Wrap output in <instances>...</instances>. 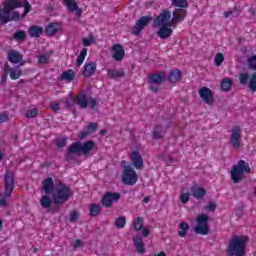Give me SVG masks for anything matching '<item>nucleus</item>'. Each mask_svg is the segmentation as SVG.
<instances>
[{
	"label": "nucleus",
	"instance_id": "nucleus-1",
	"mask_svg": "<svg viewBox=\"0 0 256 256\" xmlns=\"http://www.w3.org/2000/svg\"><path fill=\"white\" fill-rule=\"evenodd\" d=\"M185 17H187V10L185 9L176 8L172 13L167 9L162 10L152 23L154 28H158L157 37L159 39H169L173 35V29L177 27V23L185 21Z\"/></svg>",
	"mask_w": 256,
	"mask_h": 256
},
{
	"label": "nucleus",
	"instance_id": "nucleus-2",
	"mask_svg": "<svg viewBox=\"0 0 256 256\" xmlns=\"http://www.w3.org/2000/svg\"><path fill=\"white\" fill-rule=\"evenodd\" d=\"M31 11V4L27 0H4L0 7V22L19 21Z\"/></svg>",
	"mask_w": 256,
	"mask_h": 256
},
{
	"label": "nucleus",
	"instance_id": "nucleus-3",
	"mask_svg": "<svg viewBox=\"0 0 256 256\" xmlns=\"http://www.w3.org/2000/svg\"><path fill=\"white\" fill-rule=\"evenodd\" d=\"M247 247V237L234 236L228 246L229 256H245Z\"/></svg>",
	"mask_w": 256,
	"mask_h": 256
},
{
	"label": "nucleus",
	"instance_id": "nucleus-4",
	"mask_svg": "<svg viewBox=\"0 0 256 256\" xmlns=\"http://www.w3.org/2000/svg\"><path fill=\"white\" fill-rule=\"evenodd\" d=\"M72 195L73 192L71 191V188L67 187L63 183H59L55 186L52 199L56 205H61L63 203H67Z\"/></svg>",
	"mask_w": 256,
	"mask_h": 256
},
{
	"label": "nucleus",
	"instance_id": "nucleus-5",
	"mask_svg": "<svg viewBox=\"0 0 256 256\" xmlns=\"http://www.w3.org/2000/svg\"><path fill=\"white\" fill-rule=\"evenodd\" d=\"M245 173H251V168L245 160H240L237 165L233 166L230 172L233 183H239Z\"/></svg>",
	"mask_w": 256,
	"mask_h": 256
},
{
	"label": "nucleus",
	"instance_id": "nucleus-6",
	"mask_svg": "<svg viewBox=\"0 0 256 256\" xmlns=\"http://www.w3.org/2000/svg\"><path fill=\"white\" fill-rule=\"evenodd\" d=\"M194 233H196V235L209 234V216L207 214H200L197 216Z\"/></svg>",
	"mask_w": 256,
	"mask_h": 256
},
{
	"label": "nucleus",
	"instance_id": "nucleus-7",
	"mask_svg": "<svg viewBox=\"0 0 256 256\" xmlns=\"http://www.w3.org/2000/svg\"><path fill=\"white\" fill-rule=\"evenodd\" d=\"M70 101L74 103V105H79L81 109H87V107L93 109L94 107H97V100H95V98L88 99L87 96H85V94H80L75 98L73 96H70Z\"/></svg>",
	"mask_w": 256,
	"mask_h": 256
},
{
	"label": "nucleus",
	"instance_id": "nucleus-8",
	"mask_svg": "<svg viewBox=\"0 0 256 256\" xmlns=\"http://www.w3.org/2000/svg\"><path fill=\"white\" fill-rule=\"evenodd\" d=\"M139 179L137 172L131 168V165L125 166L122 173V181L125 185H135Z\"/></svg>",
	"mask_w": 256,
	"mask_h": 256
},
{
	"label": "nucleus",
	"instance_id": "nucleus-9",
	"mask_svg": "<svg viewBox=\"0 0 256 256\" xmlns=\"http://www.w3.org/2000/svg\"><path fill=\"white\" fill-rule=\"evenodd\" d=\"M151 21H153V18L150 15L142 16L132 28L133 35H139Z\"/></svg>",
	"mask_w": 256,
	"mask_h": 256
},
{
	"label": "nucleus",
	"instance_id": "nucleus-10",
	"mask_svg": "<svg viewBox=\"0 0 256 256\" xmlns=\"http://www.w3.org/2000/svg\"><path fill=\"white\" fill-rule=\"evenodd\" d=\"M4 183H5V197H11V193H13V189L15 188V178L13 177L12 172H6V175L4 177Z\"/></svg>",
	"mask_w": 256,
	"mask_h": 256
},
{
	"label": "nucleus",
	"instance_id": "nucleus-11",
	"mask_svg": "<svg viewBox=\"0 0 256 256\" xmlns=\"http://www.w3.org/2000/svg\"><path fill=\"white\" fill-rule=\"evenodd\" d=\"M119 199H121V194L117 192H108L102 197V205L106 208L113 207V204L117 203Z\"/></svg>",
	"mask_w": 256,
	"mask_h": 256
},
{
	"label": "nucleus",
	"instance_id": "nucleus-12",
	"mask_svg": "<svg viewBox=\"0 0 256 256\" xmlns=\"http://www.w3.org/2000/svg\"><path fill=\"white\" fill-rule=\"evenodd\" d=\"M7 58L10 63L13 65H19V67L25 65L26 61H23V55L16 50H10L7 53Z\"/></svg>",
	"mask_w": 256,
	"mask_h": 256
},
{
	"label": "nucleus",
	"instance_id": "nucleus-13",
	"mask_svg": "<svg viewBox=\"0 0 256 256\" xmlns=\"http://www.w3.org/2000/svg\"><path fill=\"white\" fill-rule=\"evenodd\" d=\"M230 143L235 147V149H239V147H241V128H239V126H234L232 128Z\"/></svg>",
	"mask_w": 256,
	"mask_h": 256
},
{
	"label": "nucleus",
	"instance_id": "nucleus-14",
	"mask_svg": "<svg viewBox=\"0 0 256 256\" xmlns=\"http://www.w3.org/2000/svg\"><path fill=\"white\" fill-rule=\"evenodd\" d=\"M200 98L207 103V105H213V91L207 87H203L199 90Z\"/></svg>",
	"mask_w": 256,
	"mask_h": 256
},
{
	"label": "nucleus",
	"instance_id": "nucleus-15",
	"mask_svg": "<svg viewBox=\"0 0 256 256\" xmlns=\"http://www.w3.org/2000/svg\"><path fill=\"white\" fill-rule=\"evenodd\" d=\"M112 52H113V59L115 61H123V58L125 57V49H123V45L114 44L112 46Z\"/></svg>",
	"mask_w": 256,
	"mask_h": 256
},
{
	"label": "nucleus",
	"instance_id": "nucleus-16",
	"mask_svg": "<svg viewBox=\"0 0 256 256\" xmlns=\"http://www.w3.org/2000/svg\"><path fill=\"white\" fill-rule=\"evenodd\" d=\"M130 159L135 169H143V156H141L139 151H133L130 155Z\"/></svg>",
	"mask_w": 256,
	"mask_h": 256
},
{
	"label": "nucleus",
	"instance_id": "nucleus-17",
	"mask_svg": "<svg viewBox=\"0 0 256 256\" xmlns=\"http://www.w3.org/2000/svg\"><path fill=\"white\" fill-rule=\"evenodd\" d=\"M63 29V25L59 22H52L46 27V35L53 37L55 33H59Z\"/></svg>",
	"mask_w": 256,
	"mask_h": 256
},
{
	"label": "nucleus",
	"instance_id": "nucleus-18",
	"mask_svg": "<svg viewBox=\"0 0 256 256\" xmlns=\"http://www.w3.org/2000/svg\"><path fill=\"white\" fill-rule=\"evenodd\" d=\"M190 193H191V195H193V197L195 199H203V197H205V195H207V191L205 190V188L199 187L197 185L192 186L190 188Z\"/></svg>",
	"mask_w": 256,
	"mask_h": 256
},
{
	"label": "nucleus",
	"instance_id": "nucleus-19",
	"mask_svg": "<svg viewBox=\"0 0 256 256\" xmlns=\"http://www.w3.org/2000/svg\"><path fill=\"white\" fill-rule=\"evenodd\" d=\"M63 4L67 6L68 11H75L77 17H81L82 11L75 0H63Z\"/></svg>",
	"mask_w": 256,
	"mask_h": 256
},
{
	"label": "nucleus",
	"instance_id": "nucleus-20",
	"mask_svg": "<svg viewBox=\"0 0 256 256\" xmlns=\"http://www.w3.org/2000/svg\"><path fill=\"white\" fill-rule=\"evenodd\" d=\"M43 189L45 195H51V193L55 191V183L53 182V178H47L43 181Z\"/></svg>",
	"mask_w": 256,
	"mask_h": 256
},
{
	"label": "nucleus",
	"instance_id": "nucleus-21",
	"mask_svg": "<svg viewBox=\"0 0 256 256\" xmlns=\"http://www.w3.org/2000/svg\"><path fill=\"white\" fill-rule=\"evenodd\" d=\"M97 71V65L93 62L88 63L84 66L83 75L84 77H91Z\"/></svg>",
	"mask_w": 256,
	"mask_h": 256
},
{
	"label": "nucleus",
	"instance_id": "nucleus-22",
	"mask_svg": "<svg viewBox=\"0 0 256 256\" xmlns=\"http://www.w3.org/2000/svg\"><path fill=\"white\" fill-rule=\"evenodd\" d=\"M79 153H82V146L81 143L75 142L72 145H70L68 149V157L71 158L72 155H79Z\"/></svg>",
	"mask_w": 256,
	"mask_h": 256
},
{
	"label": "nucleus",
	"instance_id": "nucleus-23",
	"mask_svg": "<svg viewBox=\"0 0 256 256\" xmlns=\"http://www.w3.org/2000/svg\"><path fill=\"white\" fill-rule=\"evenodd\" d=\"M164 79H165V74H152L149 76L148 81L152 85H159L163 83Z\"/></svg>",
	"mask_w": 256,
	"mask_h": 256
},
{
	"label": "nucleus",
	"instance_id": "nucleus-24",
	"mask_svg": "<svg viewBox=\"0 0 256 256\" xmlns=\"http://www.w3.org/2000/svg\"><path fill=\"white\" fill-rule=\"evenodd\" d=\"M133 241L138 253H145L143 238H141V236H134Z\"/></svg>",
	"mask_w": 256,
	"mask_h": 256
},
{
	"label": "nucleus",
	"instance_id": "nucleus-25",
	"mask_svg": "<svg viewBox=\"0 0 256 256\" xmlns=\"http://www.w3.org/2000/svg\"><path fill=\"white\" fill-rule=\"evenodd\" d=\"M81 147H82V154L89 155L92 149H95V142L87 141L84 144H81Z\"/></svg>",
	"mask_w": 256,
	"mask_h": 256
},
{
	"label": "nucleus",
	"instance_id": "nucleus-26",
	"mask_svg": "<svg viewBox=\"0 0 256 256\" xmlns=\"http://www.w3.org/2000/svg\"><path fill=\"white\" fill-rule=\"evenodd\" d=\"M8 73L10 79H12L13 81L19 79V77L23 75V71L21 70V68H9Z\"/></svg>",
	"mask_w": 256,
	"mask_h": 256
},
{
	"label": "nucleus",
	"instance_id": "nucleus-27",
	"mask_svg": "<svg viewBox=\"0 0 256 256\" xmlns=\"http://www.w3.org/2000/svg\"><path fill=\"white\" fill-rule=\"evenodd\" d=\"M30 37H41L43 35V27L40 26H31L29 29Z\"/></svg>",
	"mask_w": 256,
	"mask_h": 256
},
{
	"label": "nucleus",
	"instance_id": "nucleus-28",
	"mask_svg": "<svg viewBox=\"0 0 256 256\" xmlns=\"http://www.w3.org/2000/svg\"><path fill=\"white\" fill-rule=\"evenodd\" d=\"M60 79L62 81H68V82L73 81L75 79V71L66 70V71L62 72Z\"/></svg>",
	"mask_w": 256,
	"mask_h": 256
},
{
	"label": "nucleus",
	"instance_id": "nucleus-29",
	"mask_svg": "<svg viewBox=\"0 0 256 256\" xmlns=\"http://www.w3.org/2000/svg\"><path fill=\"white\" fill-rule=\"evenodd\" d=\"M188 232H189V223L181 222L178 226L179 237H185Z\"/></svg>",
	"mask_w": 256,
	"mask_h": 256
},
{
	"label": "nucleus",
	"instance_id": "nucleus-30",
	"mask_svg": "<svg viewBox=\"0 0 256 256\" xmlns=\"http://www.w3.org/2000/svg\"><path fill=\"white\" fill-rule=\"evenodd\" d=\"M181 75L180 70H173L168 76V81H170V83H177V81L181 80Z\"/></svg>",
	"mask_w": 256,
	"mask_h": 256
},
{
	"label": "nucleus",
	"instance_id": "nucleus-31",
	"mask_svg": "<svg viewBox=\"0 0 256 256\" xmlns=\"http://www.w3.org/2000/svg\"><path fill=\"white\" fill-rule=\"evenodd\" d=\"M85 57H87V48H84L80 51V54L78 55L76 59V65L77 67H81L85 61Z\"/></svg>",
	"mask_w": 256,
	"mask_h": 256
},
{
	"label": "nucleus",
	"instance_id": "nucleus-32",
	"mask_svg": "<svg viewBox=\"0 0 256 256\" xmlns=\"http://www.w3.org/2000/svg\"><path fill=\"white\" fill-rule=\"evenodd\" d=\"M97 131V124L96 123H91L88 125L87 132H81L80 133V139H85L89 133H95Z\"/></svg>",
	"mask_w": 256,
	"mask_h": 256
},
{
	"label": "nucleus",
	"instance_id": "nucleus-33",
	"mask_svg": "<svg viewBox=\"0 0 256 256\" xmlns=\"http://www.w3.org/2000/svg\"><path fill=\"white\" fill-rule=\"evenodd\" d=\"M233 86V80L231 78H224L221 83V89L223 91H229Z\"/></svg>",
	"mask_w": 256,
	"mask_h": 256
},
{
	"label": "nucleus",
	"instance_id": "nucleus-34",
	"mask_svg": "<svg viewBox=\"0 0 256 256\" xmlns=\"http://www.w3.org/2000/svg\"><path fill=\"white\" fill-rule=\"evenodd\" d=\"M190 198V189L183 188L180 195L181 203H188Z\"/></svg>",
	"mask_w": 256,
	"mask_h": 256
},
{
	"label": "nucleus",
	"instance_id": "nucleus-35",
	"mask_svg": "<svg viewBox=\"0 0 256 256\" xmlns=\"http://www.w3.org/2000/svg\"><path fill=\"white\" fill-rule=\"evenodd\" d=\"M174 7H180L181 9H187L189 3L187 0H170Z\"/></svg>",
	"mask_w": 256,
	"mask_h": 256
},
{
	"label": "nucleus",
	"instance_id": "nucleus-36",
	"mask_svg": "<svg viewBox=\"0 0 256 256\" xmlns=\"http://www.w3.org/2000/svg\"><path fill=\"white\" fill-rule=\"evenodd\" d=\"M248 88L250 89V91H252L253 93L256 92V73H253L250 76V79L248 81Z\"/></svg>",
	"mask_w": 256,
	"mask_h": 256
},
{
	"label": "nucleus",
	"instance_id": "nucleus-37",
	"mask_svg": "<svg viewBox=\"0 0 256 256\" xmlns=\"http://www.w3.org/2000/svg\"><path fill=\"white\" fill-rule=\"evenodd\" d=\"M101 213V206L99 204H91L90 205V215L92 217H97V215Z\"/></svg>",
	"mask_w": 256,
	"mask_h": 256
},
{
	"label": "nucleus",
	"instance_id": "nucleus-38",
	"mask_svg": "<svg viewBox=\"0 0 256 256\" xmlns=\"http://www.w3.org/2000/svg\"><path fill=\"white\" fill-rule=\"evenodd\" d=\"M223 61H225V55H223V53H217L214 57V65L221 67Z\"/></svg>",
	"mask_w": 256,
	"mask_h": 256
},
{
	"label": "nucleus",
	"instance_id": "nucleus-39",
	"mask_svg": "<svg viewBox=\"0 0 256 256\" xmlns=\"http://www.w3.org/2000/svg\"><path fill=\"white\" fill-rule=\"evenodd\" d=\"M133 223H134V230L141 231L143 228V223H144L143 217L135 218Z\"/></svg>",
	"mask_w": 256,
	"mask_h": 256
},
{
	"label": "nucleus",
	"instance_id": "nucleus-40",
	"mask_svg": "<svg viewBox=\"0 0 256 256\" xmlns=\"http://www.w3.org/2000/svg\"><path fill=\"white\" fill-rule=\"evenodd\" d=\"M127 224V219H125V216H120L115 221V226L117 229H123L125 225Z\"/></svg>",
	"mask_w": 256,
	"mask_h": 256
},
{
	"label": "nucleus",
	"instance_id": "nucleus-41",
	"mask_svg": "<svg viewBox=\"0 0 256 256\" xmlns=\"http://www.w3.org/2000/svg\"><path fill=\"white\" fill-rule=\"evenodd\" d=\"M37 115H39V110H37V108H30L25 113L27 119H33L34 117H37Z\"/></svg>",
	"mask_w": 256,
	"mask_h": 256
},
{
	"label": "nucleus",
	"instance_id": "nucleus-42",
	"mask_svg": "<svg viewBox=\"0 0 256 256\" xmlns=\"http://www.w3.org/2000/svg\"><path fill=\"white\" fill-rule=\"evenodd\" d=\"M51 203H53V200H51L48 196H43L40 200V205L44 207V209H47V207H51Z\"/></svg>",
	"mask_w": 256,
	"mask_h": 256
},
{
	"label": "nucleus",
	"instance_id": "nucleus-43",
	"mask_svg": "<svg viewBox=\"0 0 256 256\" xmlns=\"http://www.w3.org/2000/svg\"><path fill=\"white\" fill-rule=\"evenodd\" d=\"M93 43H95V38L91 35L82 39V44L84 47H91Z\"/></svg>",
	"mask_w": 256,
	"mask_h": 256
},
{
	"label": "nucleus",
	"instance_id": "nucleus-44",
	"mask_svg": "<svg viewBox=\"0 0 256 256\" xmlns=\"http://www.w3.org/2000/svg\"><path fill=\"white\" fill-rule=\"evenodd\" d=\"M249 79H251V77H249L247 72L241 73L239 76L240 85H247V83H249Z\"/></svg>",
	"mask_w": 256,
	"mask_h": 256
},
{
	"label": "nucleus",
	"instance_id": "nucleus-45",
	"mask_svg": "<svg viewBox=\"0 0 256 256\" xmlns=\"http://www.w3.org/2000/svg\"><path fill=\"white\" fill-rule=\"evenodd\" d=\"M27 37V33L25 31L21 30L14 34V39L17 41H25V38Z\"/></svg>",
	"mask_w": 256,
	"mask_h": 256
},
{
	"label": "nucleus",
	"instance_id": "nucleus-46",
	"mask_svg": "<svg viewBox=\"0 0 256 256\" xmlns=\"http://www.w3.org/2000/svg\"><path fill=\"white\" fill-rule=\"evenodd\" d=\"M108 75H109L112 79H117V77H123V71H119V70H108Z\"/></svg>",
	"mask_w": 256,
	"mask_h": 256
},
{
	"label": "nucleus",
	"instance_id": "nucleus-47",
	"mask_svg": "<svg viewBox=\"0 0 256 256\" xmlns=\"http://www.w3.org/2000/svg\"><path fill=\"white\" fill-rule=\"evenodd\" d=\"M153 137L154 139H161L163 137V128L156 127L153 131Z\"/></svg>",
	"mask_w": 256,
	"mask_h": 256
},
{
	"label": "nucleus",
	"instance_id": "nucleus-48",
	"mask_svg": "<svg viewBox=\"0 0 256 256\" xmlns=\"http://www.w3.org/2000/svg\"><path fill=\"white\" fill-rule=\"evenodd\" d=\"M248 65L250 69L256 71V56H252L248 59Z\"/></svg>",
	"mask_w": 256,
	"mask_h": 256
},
{
	"label": "nucleus",
	"instance_id": "nucleus-49",
	"mask_svg": "<svg viewBox=\"0 0 256 256\" xmlns=\"http://www.w3.org/2000/svg\"><path fill=\"white\" fill-rule=\"evenodd\" d=\"M77 219H79V212L77 211H72L70 213V222L71 223H75V221H77Z\"/></svg>",
	"mask_w": 256,
	"mask_h": 256
},
{
	"label": "nucleus",
	"instance_id": "nucleus-50",
	"mask_svg": "<svg viewBox=\"0 0 256 256\" xmlns=\"http://www.w3.org/2000/svg\"><path fill=\"white\" fill-rule=\"evenodd\" d=\"M7 121H9V115L7 112L0 114V123H7Z\"/></svg>",
	"mask_w": 256,
	"mask_h": 256
},
{
	"label": "nucleus",
	"instance_id": "nucleus-51",
	"mask_svg": "<svg viewBox=\"0 0 256 256\" xmlns=\"http://www.w3.org/2000/svg\"><path fill=\"white\" fill-rule=\"evenodd\" d=\"M49 61V56L47 55H40L38 57V63L44 64V63H48Z\"/></svg>",
	"mask_w": 256,
	"mask_h": 256
},
{
	"label": "nucleus",
	"instance_id": "nucleus-52",
	"mask_svg": "<svg viewBox=\"0 0 256 256\" xmlns=\"http://www.w3.org/2000/svg\"><path fill=\"white\" fill-rule=\"evenodd\" d=\"M83 246V241L77 239L72 243L73 249H79V247Z\"/></svg>",
	"mask_w": 256,
	"mask_h": 256
},
{
	"label": "nucleus",
	"instance_id": "nucleus-53",
	"mask_svg": "<svg viewBox=\"0 0 256 256\" xmlns=\"http://www.w3.org/2000/svg\"><path fill=\"white\" fill-rule=\"evenodd\" d=\"M65 143H67V139H58L57 141H56V145H57V147H65Z\"/></svg>",
	"mask_w": 256,
	"mask_h": 256
},
{
	"label": "nucleus",
	"instance_id": "nucleus-54",
	"mask_svg": "<svg viewBox=\"0 0 256 256\" xmlns=\"http://www.w3.org/2000/svg\"><path fill=\"white\" fill-rule=\"evenodd\" d=\"M140 231H142L144 237H149V233H151V230L147 227L142 228Z\"/></svg>",
	"mask_w": 256,
	"mask_h": 256
},
{
	"label": "nucleus",
	"instance_id": "nucleus-55",
	"mask_svg": "<svg viewBox=\"0 0 256 256\" xmlns=\"http://www.w3.org/2000/svg\"><path fill=\"white\" fill-rule=\"evenodd\" d=\"M75 105V103H71V99H69L68 101H66V107L68 109H71L72 113H75V110H73V106Z\"/></svg>",
	"mask_w": 256,
	"mask_h": 256
},
{
	"label": "nucleus",
	"instance_id": "nucleus-56",
	"mask_svg": "<svg viewBox=\"0 0 256 256\" xmlns=\"http://www.w3.org/2000/svg\"><path fill=\"white\" fill-rule=\"evenodd\" d=\"M7 205V200L5 199V196L0 194V207H5Z\"/></svg>",
	"mask_w": 256,
	"mask_h": 256
},
{
	"label": "nucleus",
	"instance_id": "nucleus-57",
	"mask_svg": "<svg viewBox=\"0 0 256 256\" xmlns=\"http://www.w3.org/2000/svg\"><path fill=\"white\" fill-rule=\"evenodd\" d=\"M217 208V205L213 202H211L206 209H208V211H215V209Z\"/></svg>",
	"mask_w": 256,
	"mask_h": 256
},
{
	"label": "nucleus",
	"instance_id": "nucleus-58",
	"mask_svg": "<svg viewBox=\"0 0 256 256\" xmlns=\"http://www.w3.org/2000/svg\"><path fill=\"white\" fill-rule=\"evenodd\" d=\"M51 108L53 111H59V103H52Z\"/></svg>",
	"mask_w": 256,
	"mask_h": 256
},
{
	"label": "nucleus",
	"instance_id": "nucleus-59",
	"mask_svg": "<svg viewBox=\"0 0 256 256\" xmlns=\"http://www.w3.org/2000/svg\"><path fill=\"white\" fill-rule=\"evenodd\" d=\"M150 90H152L153 93H157V91H159V88L157 86L151 85Z\"/></svg>",
	"mask_w": 256,
	"mask_h": 256
},
{
	"label": "nucleus",
	"instance_id": "nucleus-60",
	"mask_svg": "<svg viewBox=\"0 0 256 256\" xmlns=\"http://www.w3.org/2000/svg\"><path fill=\"white\" fill-rule=\"evenodd\" d=\"M7 82V74H3L1 77V83H6Z\"/></svg>",
	"mask_w": 256,
	"mask_h": 256
},
{
	"label": "nucleus",
	"instance_id": "nucleus-61",
	"mask_svg": "<svg viewBox=\"0 0 256 256\" xmlns=\"http://www.w3.org/2000/svg\"><path fill=\"white\" fill-rule=\"evenodd\" d=\"M231 15H233V12H232V11L224 12V16H225L226 18L231 17Z\"/></svg>",
	"mask_w": 256,
	"mask_h": 256
},
{
	"label": "nucleus",
	"instance_id": "nucleus-62",
	"mask_svg": "<svg viewBox=\"0 0 256 256\" xmlns=\"http://www.w3.org/2000/svg\"><path fill=\"white\" fill-rule=\"evenodd\" d=\"M150 200H151V198L145 197V198L143 199V203H149Z\"/></svg>",
	"mask_w": 256,
	"mask_h": 256
},
{
	"label": "nucleus",
	"instance_id": "nucleus-63",
	"mask_svg": "<svg viewBox=\"0 0 256 256\" xmlns=\"http://www.w3.org/2000/svg\"><path fill=\"white\" fill-rule=\"evenodd\" d=\"M100 133L101 135H107V130H102Z\"/></svg>",
	"mask_w": 256,
	"mask_h": 256
},
{
	"label": "nucleus",
	"instance_id": "nucleus-64",
	"mask_svg": "<svg viewBox=\"0 0 256 256\" xmlns=\"http://www.w3.org/2000/svg\"><path fill=\"white\" fill-rule=\"evenodd\" d=\"M0 159H3V154H1V151H0Z\"/></svg>",
	"mask_w": 256,
	"mask_h": 256
}]
</instances>
